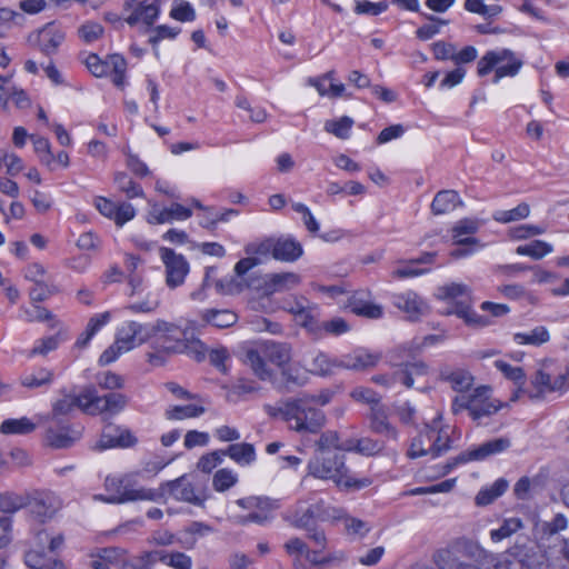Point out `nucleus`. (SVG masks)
Returning <instances> with one entry per match:
<instances>
[{"label":"nucleus","instance_id":"nucleus-1","mask_svg":"<svg viewBox=\"0 0 569 569\" xmlns=\"http://www.w3.org/2000/svg\"><path fill=\"white\" fill-rule=\"evenodd\" d=\"M263 411L272 419H280L300 435H317L326 426V413L312 405V398L290 397L277 405H263Z\"/></svg>","mask_w":569,"mask_h":569},{"label":"nucleus","instance_id":"nucleus-2","mask_svg":"<svg viewBox=\"0 0 569 569\" xmlns=\"http://www.w3.org/2000/svg\"><path fill=\"white\" fill-rule=\"evenodd\" d=\"M308 475L321 480H331L347 490H360L371 485L369 478H355L346 466L345 455L316 452L308 461Z\"/></svg>","mask_w":569,"mask_h":569},{"label":"nucleus","instance_id":"nucleus-3","mask_svg":"<svg viewBox=\"0 0 569 569\" xmlns=\"http://www.w3.org/2000/svg\"><path fill=\"white\" fill-rule=\"evenodd\" d=\"M292 358L291 346L287 342L264 341L257 348H249L244 352V362L253 375L261 381H272L274 371L267 366V361L283 368Z\"/></svg>","mask_w":569,"mask_h":569},{"label":"nucleus","instance_id":"nucleus-4","mask_svg":"<svg viewBox=\"0 0 569 569\" xmlns=\"http://www.w3.org/2000/svg\"><path fill=\"white\" fill-rule=\"evenodd\" d=\"M291 525L299 529L311 530L318 521H337L343 517V509L319 499L308 507L298 501L292 512Z\"/></svg>","mask_w":569,"mask_h":569},{"label":"nucleus","instance_id":"nucleus-5","mask_svg":"<svg viewBox=\"0 0 569 569\" xmlns=\"http://www.w3.org/2000/svg\"><path fill=\"white\" fill-rule=\"evenodd\" d=\"M522 64L510 49L490 50L478 61L477 73L485 77L495 70L493 82L497 83L505 77H515Z\"/></svg>","mask_w":569,"mask_h":569},{"label":"nucleus","instance_id":"nucleus-6","mask_svg":"<svg viewBox=\"0 0 569 569\" xmlns=\"http://www.w3.org/2000/svg\"><path fill=\"white\" fill-rule=\"evenodd\" d=\"M108 492L112 498L108 499L113 505L126 503L136 500L158 501L162 498V492L156 489L137 488L130 478H110L104 481Z\"/></svg>","mask_w":569,"mask_h":569},{"label":"nucleus","instance_id":"nucleus-7","mask_svg":"<svg viewBox=\"0 0 569 569\" xmlns=\"http://www.w3.org/2000/svg\"><path fill=\"white\" fill-rule=\"evenodd\" d=\"M26 508L29 509L31 518L38 523L50 521L61 508L59 497L50 490H36L26 495Z\"/></svg>","mask_w":569,"mask_h":569},{"label":"nucleus","instance_id":"nucleus-8","mask_svg":"<svg viewBox=\"0 0 569 569\" xmlns=\"http://www.w3.org/2000/svg\"><path fill=\"white\" fill-rule=\"evenodd\" d=\"M511 446V441L509 438H497L489 440L487 442L481 443L480 446L469 449L459 453L457 457L452 458L446 465V472H449L455 467L460 463H466L469 461H480L486 458L503 452Z\"/></svg>","mask_w":569,"mask_h":569},{"label":"nucleus","instance_id":"nucleus-9","mask_svg":"<svg viewBox=\"0 0 569 569\" xmlns=\"http://www.w3.org/2000/svg\"><path fill=\"white\" fill-rule=\"evenodd\" d=\"M510 565L515 569H543L546 565V555L535 542H517L509 550Z\"/></svg>","mask_w":569,"mask_h":569},{"label":"nucleus","instance_id":"nucleus-10","mask_svg":"<svg viewBox=\"0 0 569 569\" xmlns=\"http://www.w3.org/2000/svg\"><path fill=\"white\" fill-rule=\"evenodd\" d=\"M160 257L166 267V283L169 288H177L184 282L189 272V263L187 259L173 249L160 248Z\"/></svg>","mask_w":569,"mask_h":569},{"label":"nucleus","instance_id":"nucleus-11","mask_svg":"<svg viewBox=\"0 0 569 569\" xmlns=\"http://www.w3.org/2000/svg\"><path fill=\"white\" fill-rule=\"evenodd\" d=\"M90 402V415L108 412L111 415L119 413L128 405V397L119 392H109L104 396H98L93 387L88 388Z\"/></svg>","mask_w":569,"mask_h":569},{"label":"nucleus","instance_id":"nucleus-12","mask_svg":"<svg viewBox=\"0 0 569 569\" xmlns=\"http://www.w3.org/2000/svg\"><path fill=\"white\" fill-rule=\"evenodd\" d=\"M156 329L154 348H160L166 352H178L180 350V340L182 337L180 327L164 320H157Z\"/></svg>","mask_w":569,"mask_h":569},{"label":"nucleus","instance_id":"nucleus-13","mask_svg":"<svg viewBox=\"0 0 569 569\" xmlns=\"http://www.w3.org/2000/svg\"><path fill=\"white\" fill-rule=\"evenodd\" d=\"M446 556L447 559H445L443 556H440L441 562L438 561L440 569H515L513 565H510L508 551L503 557L490 556L486 566L482 568L451 558L448 551H446Z\"/></svg>","mask_w":569,"mask_h":569},{"label":"nucleus","instance_id":"nucleus-14","mask_svg":"<svg viewBox=\"0 0 569 569\" xmlns=\"http://www.w3.org/2000/svg\"><path fill=\"white\" fill-rule=\"evenodd\" d=\"M137 438L129 429L109 425L103 429L99 446L102 449L108 448H130L137 443Z\"/></svg>","mask_w":569,"mask_h":569},{"label":"nucleus","instance_id":"nucleus-15","mask_svg":"<svg viewBox=\"0 0 569 569\" xmlns=\"http://www.w3.org/2000/svg\"><path fill=\"white\" fill-rule=\"evenodd\" d=\"M429 375V366L422 360L399 363L395 370V378L407 388H412L415 382H420Z\"/></svg>","mask_w":569,"mask_h":569},{"label":"nucleus","instance_id":"nucleus-16","mask_svg":"<svg viewBox=\"0 0 569 569\" xmlns=\"http://www.w3.org/2000/svg\"><path fill=\"white\" fill-rule=\"evenodd\" d=\"M303 254L302 244L291 236L274 238L273 259L281 262H295Z\"/></svg>","mask_w":569,"mask_h":569},{"label":"nucleus","instance_id":"nucleus-17","mask_svg":"<svg viewBox=\"0 0 569 569\" xmlns=\"http://www.w3.org/2000/svg\"><path fill=\"white\" fill-rule=\"evenodd\" d=\"M88 396V388H86L79 396H64L54 402L52 408V419L60 423L59 416L70 413L74 408H80L82 411L90 413V402Z\"/></svg>","mask_w":569,"mask_h":569},{"label":"nucleus","instance_id":"nucleus-18","mask_svg":"<svg viewBox=\"0 0 569 569\" xmlns=\"http://www.w3.org/2000/svg\"><path fill=\"white\" fill-rule=\"evenodd\" d=\"M280 380H277L274 377L273 380L270 381L280 392H290L293 388L303 387L308 382V376L306 373L289 365L280 368Z\"/></svg>","mask_w":569,"mask_h":569},{"label":"nucleus","instance_id":"nucleus-19","mask_svg":"<svg viewBox=\"0 0 569 569\" xmlns=\"http://www.w3.org/2000/svg\"><path fill=\"white\" fill-rule=\"evenodd\" d=\"M63 40V32L52 24L46 26L37 34L38 49L47 57L54 54Z\"/></svg>","mask_w":569,"mask_h":569},{"label":"nucleus","instance_id":"nucleus-20","mask_svg":"<svg viewBox=\"0 0 569 569\" xmlns=\"http://www.w3.org/2000/svg\"><path fill=\"white\" fill-rule=\"evenodd\" d=\"M191 216V209L174 202L168 208L159 209L153 207L149 213L148 221L150 223H167L174 220H186Z\"/></svg>","mask_w":569,"mask_h":569},{"label":"nucleus","instance_id":"nucleus-21","mask_svg":"<svg viewBox=\"0 0 569 569\" xmlns=\"http://www.w3.org/2000/svg\"><path fill=\"white\" fill-rule=\"evenodd\" d=\"M160 13V7L157 0L146 4V2L139 3L131 9V13L124 19L129 26H136L138 22H142L147 28L153 26Z\"/></svg>","mask_w":569,"mask_h":569},{"label":"nucleus","instance_id":"nucleus-22","mask_svg":"<svg viewBox=\"0 0 569 569\" xmlns=\"http://www.w3.org/2000/svg\"><path fill=\"white\" fill-rule=\"evenodd\" d=\"M170 493L177 500L186 501L196 506H201L203 499L194 491L192 483L184 477H180L173 481L166 483Z\"/></svg>","mask_w":569,"mask_h":569},{"label":"nucleus","instance_id":"nucleus-23","mask_svg":"<svg viewBox=\"0 0 569 569\" xmlns=\"http://www.w3.org/2000/svg\"><path fill=\"white\" fill-rule=\"evenodd\" d=\"M200 318L206 325L219 329L230 328L238 321V315L230 309H206L200 312Z\"/></svg>","mask_w":569,"mask_h":569},{"label":"nucleus","instance_id":"nucleus-24","mask_svg":"<svg viewBox=\"0 0 569 569\" xmlns=\"http://www.w3.org/2000/svg\"><path fill=\"white\" fill-rule=\"evenodd\" d=\"M488 387L481 386L475 390V400L471 406L470 417L473 420H479L482 417L493 415L498 411L499 407L493 405L488 399Z\"/></svg>","mask_w":569,"mask_h":569},{"label":"nucleus","instance_id":"nucleus-25","mask_svg":"<svg viewBox=\"0 0 569 569\" xmlns=\"http://www.w3.org/2000/svg\"><path fill=\"white\" fill-rule=\"evenodd\" d=\"M392 305L399 310L406 312L410 318L421 315L423 308V301L413 291L393 295Z\"/></svg>","mask_w":569,"mask_h":569},{"label":"nucleus","instance_id":"nucleus-26","mask_svg":"<svg viewBox=\"0 0 569 569\" xmlns=\"http://www.w3.org/2000/svg\"><path fill=\"white\" fill-rule=\"evenodd\" d=\"M379 357L365 350L343 356L339 360V367L351 370H363L377 365Z\"/></svg>","mask_w":569,"mask_h":569},{"label":"nucleus","instance_id":"nucleus-27","mask_svg":"<svg viewBox=\"0 0 569 569\" xmlns=\"http://www.w3.org/2000/svg\"><path fill=\"white\" fill-rule=\"evenodd\" d=\"M450 313L457 315L465 322L473 328H485L491 325V320L487 316L477 313L471 309L470 301L460 300L456 302V307Z\"/></svg>","mask_w":569,"mask_h":569},{"label":"nucleus","instance_id":"nucleus-28","mask_svg":"<svg viewBox=\"0 0 569 569\" xmlns=\"http://www.w3.org/2000/svg\"><path fill=\"white\" fill-rule=\"evenodd\" d=\"M479 229V222L465 218L458 221L452 228V238L458 246H479V240L473 237L462 238L463 234H473Z\"/></svg>","mask_w":569,"mask_h":569},{"label":"nucleus","instance_id":"nucleus-29","mask_svg":"<svg viewBox=\"0 0 569 569\" xmlns=\"http://www.w3.org/2000/svg\"><path fill=\"white\" fill-rule=\"evenodd\" d=\"M458 206H463V202L457 191L441 190L435 196L431 202V211L433 214H445L452 211Z\"/></svg>","mask_w":569,"mask_h":569},{"label":"nucleus","instance_id":"nucleus-30","mask_svg":"<svg viewBox=\"0 0 569 569\" xmlns=\"http://www.w3.org/2000/svg\"><path fill=\"white\" fill-rule=\"evenodd\" d=\"M370 428L376 433L386 435L396 439L397 431L388 421L387 409L382 405L371 407Z\"/></svg>","mask_w":569,"mask_h":569},{"label":"nucleus","instance_id":"nucleus-31","mask_svg":"<svg viewBox=\"0 0 569 569\" xmlns=\"http://www.w3.org/2000/svg\"><path fill=\"white\" fill-rule=\"evenodd\" d=\"M222 452L240 466H249L256 460V449L248 442L230 445Z\"/></svg>","mask_w":569,"mask_h":569},{"label":"nucleus","instance_id":"nucleus-32","mask_svg":"<svg viewBox=\"0 0 569 569\" xmlns=\"http://www.w3.org/2000/svg\"><path fill=\"white\" fill-rule=\"evenodd\" d=\"M383 449V443L371 438L349 439L345 441L343 451H355L363 456H375Z\"/></svg>","mask_w":569,"mask_h":569},{"label":"nucleus","instance_id":"nucleus-33","mask_svg":"<svg viewBox=\"0 0 569 569\" xmlns=\"http://www.w3.org/2000/svg\"><path fill=\"white\" fill-rule=\"evenodd\" d=\"M509 483L506 479H497L490 487L482 488L476 496L475 502L477 506L485 507L492 503L496 499L501 497L508 489Z\"/></svg>","mask_w":569,"mask_h":569},{"label":"nucleus","instance_id":"nucleus-34","mask_svg":"<svg viewBox=\"0 0 569 569\" xmlns=\"http://www.w3.org/2000/svg\"><path fill=\"white\" fill-rule=\"evenodd\" d=\"M427 442L430 443V455L436 458L447 452L450 449V438L442 435V430H437L433 427L426 426Z\"/></svg>","mask_w":569,"mask_h":569},{"label":"nucleus","instance_id":"nucleus-35","mask_svg":"<svg viewBox=\"0 0 569 569\" xmlns=\"http://www.w3.org/2000/svg\"><path fill=\"white\" fill-rule=\"evenodd\" d=\"M550 340L549 330L545 326H537L529 332H517L513 335V341L518 345H530L539 347Z\"/></svg>","mask_w":569,"mask_h":569},{"label":"nucleus","instance_id":"nucleus-36","mask_svg":"<svg viewBox=\"0 0 569 569\" xmlns=\"http://www.w3.org/2000/svg\"><path fill=\"white\" fill-rule=\"evenodd\" d=\"M296 322L307 329L315 337L320 332V319L318 308L309 305L302 311L295 316Z\"/></svg>","mask_w":569,"mask_h":569},{"label":"nucleus","instance_id":"nucleus-37","mask_svg":"<svg viewBox=\"0 0 569 569\" xmlns=\"http://www.w3.org/2000/svg\"><path fill=\"white\" fill-rule=\"evenodd\" d=\"M53 371L47 368H38L33 372L21 377V385L26 388L36 389L49 386L53 381Z\"/></svg>","mask_w":569,"mask_h":569},{"label":"nucleus","instance_id":"nucleus-38","mask_svg":"<svg viewBox=\"0 0 569 569\" xmlns=\"http://www.w3.org/2000/svg\"><path fill=\"white\" fill-rule=\"evenodd\" d=\"M36 429V425L27 417L20 419H7L0 426L3 435H28Z\"/></svg>","mask_w":569,"mask_h":569},{"label":"nucleus","instance_id":"nucleus-39","mask_svg":"<svg viewBox=\"0 0 569 569\" xmlns=\"http://www.w3.org/2000/svg\"><path fill=\"white\" fill-rule=\"evenodd\" d=\"M77 437L71 436L66 427H62L60 430L50 427L46 435L48 445L56 449L69 448L74 443Z\"/></svg>","mask_w":569,"mask_h":569},{"label":"nucleus","instance_id":"nucleus-40","mask_svg":"<svg viewBox=\"0 0 569 569\" xmlns=\"http://www.w3.org/2000/svg\"><path fill=\"white\" fill-rule=\"evenodd\" d=\"M552 246L542 240H533L530 243L517 247L516 252L520 256H529L535 260H540L551 253Z\"/></svg>","mask_w":569,"mask_h":569},{"label":"nucleus","instance_id":"nucleus-41","mask_svg":"<svg viewBox=\"0 0 569 569\" xmlns=\"http://www.w3.org/2000/svg\"><path fill=\"white\" fill-rule=\"evenodd\" d=\"M300 283V276L295 272L272 273L269 279V287L273 291L290 290Z\"/></svg>","mask_w":569,"mask_h":569},{"label":"nucleus","instance_id":"nucleus-42","mask_svg":"<svg viewBox=\"0 0 569 569\" xmlns=\"http://www.w3.org/2000/svg\"><path fill=\"white\" fill-rule=\"evenodd\" d=\"M335 367H339V360L330 359L326 353L319 352L311 361L309 372L326 377L332 373Z\"/></svg>","mask_w":569,"mask_h":569},{"label":"nucleus","instance_id":"nucleus-43","mask_svg":"<svg viewBox=\"0 0 569 569\" xmlns=\"http://www.w3.org/2000/svg\"><path fill=\"white\" fill-rule=\"evenodd\" d=\"M345 441L340 442L339 433L336 430L321 432L316 441V452H331L330 449L343 451Z\"/></svg>","mask_w":569,"mask_h":569},{"label":"nucleus","instance_id":"nucleus-44","mask_svg":"<svg viewBox=\"0 0 569 569\" xmlns=\"http://www.w3.org/2000/svg\"><path fill=\"white\" fill-rule=\"evenodd\" d=\"M443 380L451 383L453 390L463 392L468 390L473 382V377L466 370H456L448 375L441 373Z\"/></svg>","mask_w":569,"mask_h":569},{"label":"nucleus","instance_id":"nucleus-45","mask_svg":"<svg viewBox=\"0 0 569 569\" xmlns=\"http://www.w3.org/2000/svg\"><path fill=\"white\" fill-rule=\"evenodd\" d=\"M422 16L431 22L428 24H423L416 30L417 38L422 41L433 38L436 34L440 32L441 26L448 24V20L441 19L439 17L426 13H422Z\"/></svg>","mask_w":569,"mask_h":569},{"label":"nucleus","instance_id":"nucleus-46","mask_svg":"<svg viewBox=\"0 0 569 569\" xmlns=\"http://www.w3.org/2000/svg\"><path fill=\"white\" fill-rule=\"evenodd\" d=\"M108 72L112 71V82L117 87H122L126 79L127 62L120 54H111L107 59Z\"/></svg>","mask_w":569,"mask_h":569},{"label":"nucleus","instance_id":"nucleus-47","mask_svg":"<svg viewBox=\"0 0 569 569\" xmlns=\"http://www.w3.org/2000/svg\"><path fill=\"white\" fill-rule=\"evenodd\" d=\"M530 213L528 203L522 202L511 210H499L493 213V219L498 222L508 223L525 219Z\"/></svg>","mask_w":569,"mask_h":569},{"label":"nucleus","instance_id":"nucleus-48","mask_svg":"<svg viewBox=\"0 0 569 569\" xmlns=\"http://www.w3.org/2000/svg\"><path fill=\"white\" fill-rule=\"evenodd\" d=\"M27 498L14 492L0 493V511L14 513L26 508Z\"/></svg>","mask_w":569,"mask_h":569},{"label":"nucleus","instance_id":"nucleus-49","mask_svg":"<svg viewBox=\"0 0 569 569\" xmlns=\"http://www.w3.org/2000/svg\"><path fill=\"white\" fill-rule=\"evenodd\" d=\"M522 521L519 518L505 519L498 529L490 531V538L495 542H499L522 528Z\"/></svg>","mask_w":569,"mask_h":569},{"label":"nucleus","instance_id":"nucleus-50","mask_svg":"<svg viewBox=\"0 0 569 569\" xmlns=\"http://www.w3.org/2000/svg\"><path fill=\"white\" fill-rule=\"evenodd\" d=\"M439 297L453 300L455 303L460 300L470 301V289L462 283H450L439 288Z\"/></svg>","mask_w":569,"mask_h":569},{"label":"nucleus","instance_id":"nucleus-51","mask_svg":"<svg viewBox=\"0 0 569 569\" xmlns=\"http://www.w3.org/2000/svg\"><path fill=\"white\" fill-rule=\"evenodd\" d=\"M203 412L204 408L197 405L174 406L166 411V417L169 420H183L199 417Z\"/></svg>","mask_w":569,"mask_h":569},{"label":"nucleus","instance_id":"nucleus-52","mask_svg":"<svg viewBox=\"0 0 569 569\" xmlns=\"http://www.w3.org/2000/svg\"><path fill=\"white\" fill-rule=\"evenodd\" d=\"M31 140L33 142L34 151L39 157V160L42 164L52 169V163L54 162V156L51 152V146L47 138L43 137H34L31 136Z\"/></svg>","mask_w":569,"mask_h":569},{"label":"nucleus","instance_id":"nucleus-53","mask_svg":"<svg viewBox=\"0 0 569 569\" xmlns=\"http://www.w3.org/2000/svg\"><path fill=\"white\" fill-rule=\"evenodd\" d=\"M353 120L350 117L343 116L338 120L327 121L325 124L326 131L335 134L337 138L347 139Z\"/></svg>","mask_w":569,"mask_h":569},{"label":"nucleus","instance_id":"nucleus-54","mask_svg":"<svg viewBox=\"0 0 569 569\" xmlns=\"http://www.w3.org/2000/svg\"><path fill=\"white\" fill-rule=\"evenodd\" d=\"M114 182L118 188L127 194L128 198H136L143 194L140 184L131 180L124 172H117L114 174Z\"/></svg>","mask_w":569,"mask_h":569},{"label":"nucleus","instance_id":"nucleus-55","mask_svg":"<svg viewBox=\"0 0 569 569\" xmlns=\"http://www.w3.org/2000/svg\"><path fill=\"white\" fill-rule=\"evenodd\" d=\"M116 341L119 343L120 348H122V350H124L126 352L140 346L136 338V331L132 328L131 321L124 323L120 328Z\"/></svg>","mask_w":569,"mask_h":569},{"label":"nucleus","instance_id":"nucleus-56","mask_svg":"<svg viewBox=\"0 0 569 569\" xmlns=\"http://www.w3.org/2000/svg\"><path fill=\"white\" fill-rule=\"evenodd\" d=\"M566 517L561 513H557L551 521H545L541 523V540L556 537L561 530L566 529Z\"/></svg>","mask_w":569,"mask_h":569},{"label":"nucleus","instance_id":"nucleus-57","mask_svg":"<svg viewBox=\"0 0 569 569\" xmlns=\"http://www.w3.org/2000/svg\"><path fill=\"white\" fill-rule=\"evenodd\" d=\"M320 332L316 336L321 338L325 335L339 336L349 331V325L342 318H333L328 321H320Z\"/></svg>","mask_w":569,"mask_h":569},{"label":"nucleus","instance_id":"nucleus-58","mask_svg":"<svg viewBox=\"0 0 569 569\" xmlns=\"http://www.w3.org/2000/svg\"><path fill=\"white\" fill-rule=\"evenodd\" d=\"M159 559L173 569H191L192 566L191 558L183 552H164Z\"/></svg>","mask_w":569,"mask_h":569},{"label":"nucleus","instance_id":"nucleus-59","mask_svg":"<svg viewBox=\"0 0 569 569\" xmlns=\"http://www.w3.org/2000/svg\"><path fill=\"white\" fill-rule=\"evenodd\" d=\"M351 311L369 319H379L382 317V307L371 302L355 301L350 305Z\"/></svg>","mask_w":569,"mask_h":569},{"label":"nucleus","instance_id":"nucleus-60","mask_svg":"<svg viewBox=\"0 0 569 569\" xmlns=\"http://www.w3.org/2000/svg\"><path fill=\"white\" fill-rule=\"evenodd\" d=\"M340 520L343 521L345 529L348 535L362 538L370 531V527L367 522L362 521L361 519L350 517L345 511L343 517Z\"/></svg>","mask_w":569,"mask_h":569},{"label":"nucleus","instance_id":"nucleus-61","mask_svg":"<svg viewBox=\"0 0 569 569\" xmlns=\"http://www.w3.org/2000/svg\"><path fill=\"white\" fill-rule=\"evenodd\" d=\"M97 383L100 388L106 390H117L124 386V380L121 376L112 371H103L96 376Z\"/></svg>","mask_w":569,"mask_h":569},{"label":"nucleus","instance_id":"nucleus-62","mask_svg":"<svg viewBox=\"0 0 569 569\" xmlns=\"http://www.w3.org/2000/svg\"><path fill=\"white\" fill-rule=\"evenodd\" d=\"M238 481L237 476L229 469H220L213 476V488L217 491H226L233 487Z\"/></svg>","mask_w":569,"mask_h":569},{"label":"nucleus","instance_id":"nucleus-63","mask_svg":"<svg viewBox=\"0 0 569 569\" xmlns=\"http://www.w3.org/2000/svg\"><path fill=\"white\" fill-rule=\"evenodd\" d=\"M387 1L371 2L368 0L356 1L355 12L357 14L378 16L388 9Z\"/></svg>","mask_w":569,"mask_h":569},{"label":"nucleus","instance_id":"nucleus-64","mask_svg":"<svg viewBox=\"0 0 569 569\" xmlns=\"http://www.w3.org/2000/svg\"><path fill=\"white\" fill-rule=\"evenodd\" d=\"M57 292L58 290L54 286H49L40 280H36L33 287L30 289L29 296L33 302H41Z\"/></svg>","mask_w":569,"mask_h":569}]
</instances>
